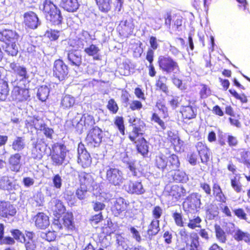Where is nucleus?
Instances as JSON below:
<instances>
[{
	"instance_id": "1",
	"label": "nucleus",
	"mask_w": 250,
	"mask_h": 250,
	"mask_svg": "<svg viewBox=\"0 0 250 250\" xmlns=\"http://www.w3.org/2000/svg\"><path fill=\"white\" fill-rule=\"evenodd\" d=\"M154 165L158 169L168 172L179 168L180 162L178 156L170 152H160L155 156Z\"/></svg>"
},
{
	"instance_id": "2",
	"label": "nucleus",
	"mask_w": 250,
	"mask_h": 250,
	"mask_svg": "<svg viewBox=\"0 0 250 250\" xmlns=\"http://www.w3.org/2000/svg\"><path fill=\"white\" fill-rule=\"evenodd\" d=\"M19 38V35L15 30L4 29L0 31V41L5 43L4 51L8 55L12 56L17 55V43Z\"/></svg>"
},
{
	"instance_id": "3",
	"label": "nucleus",
	"mask_w": 250,
	"mask_h": 250,
	"mask_svg": "<svg viewBox=\"0 0 250 250\" xmlns=\"http://www.w3.org/2000/svg\"><path fill=\"white\" fill-rule=\"evenodd\" d=\"M157 63L160 70L166 74H177L180 72L178 62L169 55L159 56Z\"/></svg>"
},
{
	"instance_id": "4",
	"label": "nucleus",
	"mask_w": 250,
	"mask_h": 250,
	"mask_svg": "<svg viewBox=\"0 0 250 250\" xmlns=\"http://www.w3.org/2000/svg\"><path fill=\"white\" fill-rule=\"evenodd\" d=\"M68 152L69 150L64 144L59 142L53 144L49 154L52 164L57 166L62 165Z\"/></svg>"
},
{
	"instance_id": "5",
	"label": "nucleus",
	"mask_w": 250,
	"mask_h": 250,
	"mask_svg": "<svg viewBox=\"0 0 250 250\" xmlns=\"http://www.w3.org/2000/svg\"><path fill=\"white\" fill-rule=\"evenodd\" d=\"M42 11L46 14L48 20L54 25L62 24L63 17L60 9L52 1L45 0Z\"/></svg>"
},
{
	"instance_id": "6",
	"label": "nucleus",
	"mask_w": 250,
	"mask_h": 250,
	"mask_svg": "<svg viewBox=\"0 0 250 250\" xmlns=\"http://www.w3.org/2000/svg\"><path fill=\"white\" fill-rule=\"evenodd\" d=\"M179 234L183 242L186 244V247H183L178 250H203L199 241V237L196 232L189 233L187 230L182 229Z\"/></svg>"
},
{
	"instance_id": "7",
	"label": "nucleus",
	"mask_w": 250,
	"mask_h": 250,
	"mask_svg": "<svg viewBox=\"0 0 250 250\" xmlns=\"http://www.w3.org/2000/svg\"><path fill=\"white\" fill-rule=\"evenodd\" d=\"M53 225L58 230L63 228L67 231H73L76 229L73 214L71 212H66L63 216L54 218Z\"/></svg>"
},
{
	"instance_id": "8",
	"label": "nucleus",
	"mask_w": 250,
	"mask_h": 250,
	"mask_svg": "<svg viewBox=\"0 0 250 250\" xmlns=\"http://www.w3.org/2000/svg\"><path fill=\"white\" fill-rule=\"evenodd\" d=\"M201 199L197 192L189 194L183 203L184 211L187 214L193 213L198 211L201 205Z\"/></svg>"
},
{
	"instance_id": "9",
	"label": "nucleus",
	"mask_w": 250,
	"mask_h": 250,
	"mask_svg": "<svg viewBox=\"0 0 250 250\" xmlns=\"http://www.w3.org/2000/svg\"><path fill=\"white\" fill-rule=\"evenodd\" d=\"M102 130L96 126L88 131L85 138V142L87 146L96 147L100 146L102 141Z\"/></svg>"
},
{
	"instance_id": "10",
	"label": "nucleus",
	"mask_w": 250,
	"mask_h": 250,
	"mask_svg": "<svg viewBox=\"0 0 250 250\" xmlns=\"http://www.w3.org/2000/svg\"><path fill=\"white\" fill-rule=\"evenodd\" d=\"M128 122L130 125L133 127L132 135H129V140L134 143H136V138L143 135L145 133L144 128L146 125L145 123L140 118L132 117L129 119Z\"/></svg>"
},
{
	"instance_id": "11",
	"label": "nucleus",
	"mask_w": 250,
	"mask_h": 250,
	"mask_svg": "<svg viewBox=\"0 0 250 250\" xmlns=\"http://www.w3.org/2000/svg\"><path fill=\"white\" fill-rule=\"evenodd\" d=\"M105 178L108 183L114 186H119L124 182L122 171L115 167H109L106 171Z\"/></svg>"
},
{
	"instance_id": "12",
	"label": "nucleus",
	"mask_w": 250,
	"mask_h": 250,
	"mask_svg": "<svg viewBox=\"0 0 250 250\" xmlns=\"http://www.w3.org/2000/svg\"><path fill=\"white\" fill-rule=\"evenodd\" d=\"M10 97L12 101L17 103L24 102L30 97L29 90L25 86L17 84L13 86Z\"/></svg>"
},
{
	"instance_id": "13",
	"label": "nucleus",
	"mask_w": 250,
	"mask_h": 250,
	"mask_svg": "<svg viewBox=\"0 0 250 250\" xmlns=\"http://www.w3.org/2000/svg\"><path fill=\"white\" fill-rule=\"evenodd\" d=\"M134 27L133 20L132 18H130L121 21L117 26V30L121 37L127 38L133 34Z\"/></svg>"
},
{
	"instance_id": "14",
	"label": "nucleus",
	"mask_w": 250,
	"mask_h": 250,
	"mask_svg": "<svg viewBox=\"0 0 250 250\" xmlns=\"http://www.w3.org/2000/svg\"><path fill=\"white\" fill-rule=\"evenodd\" d=\"M53 76L60 81H63L67 77L68 67L64 62L60 59L56 60L53 66Z\"/></svg>"
},
{
	"instance_id": "15",
	"label": "nucleus",
	"mask_w": 250,
	"mask_h": 250,
	"mask_svg": "<svg viewBox=\"0 0 250 250\" xmlns=\"http://www.w3.org/2000/svg\"><path fill=\"white\" fill-rule=\"evenodd\" d=\"M77 151L78 154V164L83 168L90 167L92 163V158L84 145L82 143L78 144Z\"/></svg>"
},
{
	"instance_id": "16",
	"label": "nucleus",
	"mask_w": 250,
	"mask_h": 250,
	"mask_svg": "<svg viewBox=\"0 0 250 250\" xmlns=\"http://www.w3.org/2000/svg\"><path fill=\"white\" fill-rule=\"evenodd\" d=\"M46 147V145L43 139H37L31 150V157L34 160H41L44 154Z\"/></svg>"
},
{
	"instance_id": "17",
	"label": "nucleus",
	"mask_w": 250,
	"mask_h": 250,
	"mask_svg": "<svg viewBox=\"0 0 250 250\" xmlns=\"http://www.w3.org/2000/svg\"><path fill=\"white\" fill-rule=\"evenodd\" d=\"M195 148L202 163L207 165L209 161L211 152L207 144L203 142H198L195 145Z\"/></svg>"
},
{
	"instance_id": "18",
	"label": "nucleus",
	"mask_w": 250,
	"mask_h": 250,
	"mask_svg": "<svg viewBox=\"0 0 250 250\" xmlns=\"http://www.w3.org/2000/svg\"><path fill=\"white\" fill-rule=\"evenodd\" d=\"M124 187L125 191L131 194L141 195L146 192L142 182L139 180H130Z\"/></svg>"
},
{
	"instance_id": "19",
	"label": "nucleus",
	"mask_w": 250,
	"mask_h": 250,
	"mask_svg": "<svg viewBox=\"0 0 250 250\" xmlns=\"http://www.w3.org/2000/svg\"><path fill=\"white\" fill-rule=\"evenodd\" d=\"M17 210L14 206L8 201H0V216L4 218L13 217Z\"/></svg>"
},
{
	"instance_id": "20",
	"label": "nucleus",
	"mask_w": 250,
	"mask_h": 250,
	"mask_svg": "<svg viewBox=\"0 0 250 250\" xmlns=\"http://www.w3.org/2000/svg\"><path fill=\"white\" fill-rule=\"evenodd\" d=\"M23 22L28 28L36 29L40 24L37 14L32 11L25 13L23 15Z\"/></svg>"
},
{
	"instance_id": "21",
	"label": "nucleus",
	"mask_w": 250,
	"mask_h": 250,
	"mask_svg": "<svg viewBox=\"0 0 250 250\" xmlns=\"http://www.w3.org/2000/svg\"><path fill=\"white\" fill-rule=\"evenodd\" d=\"M16 180L8 176H3L0 178V189L11 191L17 189Z\"/></svg>"
},
{
	"instance_id": "22",
	"label": "nucleus",
	"mask_w": 250,
	"mask_h": 250,
	"mask_svg": "<svg viewBox=\"0 0 250 250\" xmlns=\"http://www.w3.org/2000/svg\"><path fill=\"white\" fill-rule=\"evenodd\" d=\"M35 224L39 229H45L50 225L49 218L43 212L38 213L34 217Z\"/></svg>"
},
{
	"instance_id": "23",
	"label": "nucleus",
	"mask_w": 250,
	"mask_h": 250,
	"mask_svg": "<svg viewBox=\"0 0 250 250\" xmlns=\"http://www.w3.org/2000/svg\"><path fill=\"white\" fill-rule=\"evenodd\" d=\"M21 155L19 153L11 154L8 158V164L11 170L15 172H19L21 167Z\"/></svg>"
},
{
	"instance_id": "24",
	"label": "nucleus",
	"mask_w": 250,
	"mask_h": 250,
	"mask_svg": "<svg viewBox=\"0 0 250 250\" xmlns=\"http://www.w3.org/2000/svg\"><path fill=\"white\" fill-rule=\"evenodd\" d=\"M127 204L123 198H117L111 207V211L115 216H119L122 212L126 210Z\"/></svg>"
},
{
	"instance_id": "25",
	"label": "nucleus",
	"mask_w": 250,
	"mask_h": 250,
	"mask_svg": "<svg viewBox=\"0 0 250 250\" xmlns=\"http://www.w3.org/2000/svg\"><path fill=\"white\" fill-rule=\"evenodd\" d=\"M44 122L38 116H29L25 121V127L27 128L35 129L39 131Z\"/></svg>"
},
{
	"instance_id": "26",
	"label": "nucleus",
	"mask_w": 250,
	"mask_h": 250,
	"mask_svg": "<svg viewBox=\"0 0 250 250\" xmlns=\"http://www.w3.org/2000/svg\"><path fill=\"white\" fill-rule=\"evenodd\" d=\"M169 194L175 201H178L182 200L186 196V190L183 186L175 185L171 186Z\"/></svg>"
},
{
	"instance_id": "27",
	"label": "nucleus",
	"mask_w": 250,
	"mask_h": 250,
	"mask_svg": "<svg viewBox=\"0 0 250 250\" xmlns=\"http://www.w3.org/2000/svg\"><path fill=\"white\" fill-rule=\"evenodd\" d=\"M26 238L22 243H24L26 250H36L37 243L34 239V233L31 231H25Z\"/></svg>"
},
{
	"instance_id": "28",
	"label": "nucleus",
	"mask_w": 250,
	"mask_h": 250,
	"mask_svg": "<svg viewBox=\"0 0 250 250\" xmlns=\"http://www.w3.org/2000/svg\"><path fill=\"white\" fill-rule=\"evenodd\" d=\"M78 0H61V6L68 12H74L79 7Z\"/></svg>"
},
{
	"instance_id": "29",
	"label": "nucleus",
	"mask_w": 250,
	"mask_h": 250,
	"mask_svg": "<svg viewBox=\"0 0 250 250\" xmlns=\"http://www.w3.org/2000/svg\"><path fill=\"white\" fill-rule=\"evenodd\" d=\"M67 59L72 66L79 68L82 63V56L74 51H68Z\"/></svg>"
},
{
	"instance_id": "30",
	"label": "nucleus",
	"mask_w": 250,
	"mask_h": 250,
	"mask_svg": "<svg viewBox=\"0 0 250 250\" xmlns=\"http://www.w3.org/2000/svg\"><path fill=\"white\" fill-rule=\"evenodd\" d=\"M182 118L183 120H189L196 118V110L190 105L183 106L181 110Z\"/></svg>"
},
{
	"instance_id": "31",
	"label": "nucleus",
	"mask_w": 250,
	"mask_h": 250,
	"mask_svg": "<svg viewBox=\"0 0 250 250\" xmlns=\"http://www.w3.org/2000/svg\"><path fill=\"white\" fill-rule=\"evenodd\" d=\"M233 158L240 163L244 164L248 156V151L244 148H239L233 149Z\"/></svg>"
},
{
	"instance_id": "32",
	"label": "nucleus",
	"mask_w": 250,
	"mask_h": 250,
	"mask_svg": "<svg viewBox=\"0 0 250 250\" xmlns=\"http://www.w3.org/2000/svg\"><path fill=\"white\" fill-rule=\"evenodd\" d=\"M68 46L71 48L70 51H80L84 47L83 40L81 38L69 39L68 41Z\"/></svg>"
},
{
	"instance_id": "33",
	"label": "nucleus",
	"mask_w": 250,
	"mask_h": 250,
	"mask_svg": "<svg viewBox=\"0 0 250 250\" xmlns=\"http://www.w3.org/2000/svg\"><path fill=\"white\" fill-rule=\"evenodd\" d=\"M98 9L102 13H107L112 8V0H95Z\"/></svg>"
},
{
	"instance_id": "34",
	"label": "nucleus",
	"mask_w": 250,
	"mask_h": 250,
	"mask_svg": "<svg viewBox=\"0 0 250 250\" xmlns=\"http://www.w3.org/2000/svg\"><path fill=\"white\" fill-rule=\"evenodd\" d=\"M25 146L24 137L22 136H17L11 144L12 149L17 152L22 151L25 148Z\"/></svg>"
},
{
	"instance_id": "35",
	"label": "nucleus",
	"mask_w": 250,
	"mask_h": 250,
	"mask_svg": "<svg viewBox=\"0 0 250 250\" xmlns=\"http://www.w3.org/2000/svg\"><path fill=\"white\" fill-rule=\"evenodd\" d=\"M160 230L159 220H152L148 226L147 234L149 237L157 235Z\"/></svg>"
},
{
	"instance_id": "36",
	"label": "nucleus",
	"mask_w": 250,
	"mask_h": 250,
	"mask_svg": "<svg viewBox=\"0 0 250 250\" xmlns=\"http://www.w3.org/2000/svg\"><path fill=\"white\" fill-rule=\"evenodd\" d=\"M78 179L80 186L88 187L92 182L91 175L84 171L78 172Z\"/></svg>"
},
{
	"instance_id": "37",
	"label": "nucleus",
	"mask_w": 250,
	"mask_h": 250,
	"mask_svg": "<svg viewBox=\"0 0 250 250\" xmlns=\"http://www.w3.org/2000/svg\"><path fill=\"white\" fill-rule=\"evenodd\" d=\"M65 210V207L62 201L59 199L56 200L55 205L53 208L54 218L62 217V215L66 212Z\"/></svg>"
},
{
	"instance_id": "38",
	"label": "nucleus",
	"mask_w": 250,
	"mask_h": 250,
	"mask_svg": "<svg viewBox=\"0 0 250 250\" xmlns=\"http://www.w3.org/2000/svg\"><path fill=\"white\" fill-rule=\"evenodd\" d=\"M234 239L238 242L244 241L245 243L250 244V233L237 229L233 235Z\"/></svg>"
},
{
	"instance_id": "39",
	"label": "nucleus",
	"mask_w": 250,
	"mask_h": 250,
	"mask_svg": "<svg viewBox=\"0 0 250 250\" xmlns=\"http://www.w3.org/2000/svg\"><path fill=\"white\" fill-rule=\"evenodd\" d=\"M136 149L137 151L143 156H146L148 152V143L144 137H141L138 140V143L136 145Z\"/></svg>"
},
{
	"instance_id": "40",
	"label": "nucleus",
	"mask_w": 250,
	"mask_h": 250,
	"mask_svg": "<svg viewBox=\"0 0 250 250\" xmlns=\"http://www.w3.org/2000/svg\"><path fill=\"white\" fill-rule=\"evenodd\" d=\"M167 79L165 76H159L156 81L155 86L156 90L162 91L166 94H168L169 90L166 82Z\"/></svg>"
},
{
	"instance_id": "41",
	"label": "nucleus",
	"mask_w": 250,
	"mask_h": 250,
	"mask_svg": "<svg viewBox=\"0 0 250 250\" xmlns=\"http://www.w3.org/2000/svg\"><path fill=\"white\" fill-rule=\"evenodd\" d=\"M75 104V98L69 95H65L62 99L61 106L64 109H69L73 107Z\"/></svg>"
},
{
	"instance_id": "42",
	"label": "nucleus",
	"mask_w": 250,
	"mask_h": 250,
	"mask_svg": "<svg viewBox=\"0 0 250 250\" xmlns=\"http://www.w3.org/2000/svg\"><path fill=\"white\" fill-rule=\"evenodd\" d=\"M9 92L8 82L2 79L0 80V100L5 101Z\"/></svg>"
},
{
	"instance_id": "43",
	"label": "nucleus",
	"mask_w": 250,
	"mask_h": 250,
	"mask_svg": "<svg viewBox=\"0 0 250 250\" xmlns=\"http://www.w3.org/2000/svg\"><path fill=\"white\" fill-rule=\"evenodd\" d=\"M215 233L217 240L222 244H225L227 240V237L225 231L219 225L215 226Z\"/></svg>"
},
{
	"instance_id": "44",
	"label": "nucleus",
	"mask_w": 250,
	"mask_h": 250,
	"mask_svg": "<svg viewBox=\"0 0 250 250\" xmlns=\"http://www.w3.org/2000/svg\"><path fill=\"white\" fill-rule=\"evenodd\" d=\"M171 176L173 180L176 183L183 182L186 180V173L178 168L172 170Z\"/></svg>"
},
{
	"instance_id": "45",
	"label": "nucleus",
	"mask_w": 250,
	"mask_h": 250,
	"mask_svg": "<svg viewBox=\"0 0 250 250\" xmlns=\"http://www.w3.org/2000/svg\"><path fill=\"white\" fill-rule=\"evenodd\" d=\"M154 57H152V54L151 56L148 54L146 56V59L149 62L148 65L147 66L148 69V74L149 77L153 78L156 76L157 74V71L153 64Z\"/></svg>"
},
{
	"instance_id": "46",
	"label": "nucleus",
	"mask_w": 250,
	"mask_h": 250,
	"mask_svg": "<svg viewBox=\"0 0 250 250\" xmlns=\"http://www.w3.org/2000/svg\"><path fill=\"white\" fill-rule=\"evenodd\" d=\"M114 124L122 135L125 134L124 119L122 116H117L114 119Z\"/></svg>"
},
{
	"instance_id": "47",
	"label": "nucleus",
	"mask_w": 250,
	"mask_h": 250,
	"mask_svg": "<svg viewBox=\"0 0 250 250\" xmlns=\"http://www.w3.org/2000/svg\"><path fill=\"white\" fill-rule=\"evenodd\" d=\"M81 122L83 123L85 129L91 127L95 123L93 116L89 114H84L81 118Z\"/></svg>"
},
{
	"instance_id": "48",
	"label": "nucleus",
	"mask_w": 250,
	"mask_h": 250,
	"mask_svg": "<svg viewBox=\"0 0 250 250\" xmlns=\"http://www.w3.org/2000/svg\"><path fill=\"white\" fill-rule=\"evenodd\" d=\"M167 140L172 144L174 149L176 151H177V147H180V146H182L183 144V142L180 139L179 137L174 133L168 134Z\"/></svg>"
},
{
	"instance_id": "49",
	"label": "nucleus",
	"mask_w": 250,
	"mask_h": 250,
	"mask_svg": "<svg viewBox=\"0 0 250 250\" xmlns=\"http://www.w3.org/2000/svg\"><path fill=\"white\" fill-rule=\"evenodd\" d=\"M49 95V89L47 86H41L38 88L37 96L40 101H45Z\"/></svg>"
},
{
	"instance_id": "50",
	"label": "nucleus",
	"mask_w": 250,
	"mask_h": 250,
	"mask_svg": "<svg viewBox=\"0 0 250 250\" xmlns=\"http://www.w3.org/2000/svg\"><path fill=\"white\" fill-rule=\"evenodd\" d=\"M149 42L150 47L147 50L146 56H148L149 54L151 56V55L152 54V57H154V50H156L159 46L157 40L155 37L151 36L149 37Z\"/></svg>"
},
{
	"instance_id": "51",
	"label": "nucleus",
	"mask_w": 250,
	"mask_h": 250,
	"mask_svg": "<svg viewBox=\"0 0 250 250\" xmlns=\"http://www.w3.org/2000/svg\"><path fill=\"white\" fill-rule=\"evenodd\" d=\"M155 106L162 112V118L163 119H166L168 117L167 108L163 101L161 100H158L156 103Z\"/></svg>"
},
{
	"instance_id": "52",
	"label": "nucleus",
	"mask_w": 250,
	"mask_h": 250,
	"mask_svg": "<svg viewBox=\"0 0 250 250\" xmlns=\"http://www.w3.org/2000/svg\"><path fill=\"white\" fill-rule=\"evenodd\" d=\"M172 216L176 226L179 227H183L185 226V221L183 214L181 212L175 211L172 213Z\"/></svg>"
},
{
	"instance_id": "53",
	"label": "nucleus",
	"mask_w": 250,
	"mask_h": 250,
	"mask_svg": "<svg viewBox=\"0 0 250 250\" xmlns=\"http://www.w3.org/2000/svg\"><path fill=\"white\" fill-rule=\"evenodd\" d=\"M88 189V187L80 186L75 191L77 198L80 200H84L87 196Z\"/></svg>"
},
{
	"instance_id": "54",
	"label": "nucleus",
	"mask_w": 250,
	"mask_h": 250,
	"mask_svg": "<svg viewBox=\"0 0 250 250\" xmlns=\"http://www.w3.org/2000/svg\"><path fill=\"white\" fill-rule=\"evenodd\" d=\"M106 108L109 112L112 114H116L119 110V106L118 104L113 98L110 99L106 105Z\"/></svg>"
},
{
	"instance_id": "55",
	"label": "nucleus",
	"mask_w": 250,
	"mask_h": 250,
	"mask_svg": "<svg viewBox=\"0 0 250 250\" xmlns=\"http://www.w3.org/2000/svg\"><path fill=\"white\" fill-rule=\"evenodd\" d=\"M202 222V219L199 216L194 217L193 219H189L187 224V226L191 229H194L196 228H201L200 223Z\"/></svg>"
},
{
	"instance_id": "56",
	"label": "nucleus",
	"mask_w": 250,
	"mask_h": 250,
	"mask_svg": "<svg viewBox=\"0 0 250 250\" xmlns=\"http://www.w3.org/2000/svg\"><path fill=\"white\" fill-rule=\"evenodd\" d=\"M100 49L95 44H91L84 49V52L89 56L94 57L98 55Z\"/></svg>"
},
{
	"instance_id": "57",
	"label": "nucleus",
	"mask_w": 250,
	"mask_h": 250,
	"mask_svg": "<svg viewBox=\"0 0 250 250\" xmlns=\"http://www.w3.org/2000/svg\"><path fill=\"white\" fill-rule=\"evenodd\" d=\"M45 36L51 41H57L60 37V32L57 30L49 29L45 31Z\"/></svg>"
},
{
	"instance_id": "58",
	"label": "nucleus",
	"mask_w": 250,
	"mask_h": 250,
	"mask_svg": "<svg viewBox=\"0 0 250 250\" xmlns=\"http://www.w3.org/2000/svg\"><path fill=\"white\" fill-rule=\"evenodd\" d=\"M201 88L199 91L200 98L202 99H206L211 95L210 88L205 84H201Z\"/></svg>"
},
{
	"instance_id": "59",
	"label": "nucleus",
	"mask_w": 250,
	"mask_h": 250,
	"mask_svg": "<svg viewBox=\"0 0 250 250\" xmlns=\"http://www.w3.org/2000/svg\"><path fill=\"white\" fill-rule=\"evenodd\" d=\"M39 130L42 131L46 138L50 139H52L54 130L52 128L49 127L45 123H43Z\"/></svg>"
},
{
	"instance_id": "60",
	"label": "nucleus",
	"mask_w": 250,
	"mask_h": 250,
	"mask_svg": "<svg viewBox=\"0 0 250 250\" xmlns=\"http://www.w3.org/2000/svg\"><path fill=\"white\" fill-rule=\"evenodd\" d=\"M230 185L232 188L237 193L241 192L242 190V185L239 179H237L236 177L230 179Z\"/></svg>"
},
{
	"instance_id": "61",
	"label": "nucleus",
	"mask_w": 250,
	"mask_h": 250,
	"mask_svg": "<svg viewBox=\"0 0 250 250\" xmlns=\"http://www.w3.org/2000/svg\"><path fill=\"white\" fill-rule=\"evenodd\" d=\"M150 120L152 122L157 124L162 129L165 130L166 128L164 121L160 118L158 114L155 112L153 113Z\"/></svg>"
},
{
	"instance_id": "62",
	"label": "nucleus",
	"mask_w": 250,
	"mask_h": 250,
	"mask_svg": "<svg viewBox=\"0 0 250 250\" xmlns=\"http://www.w3.org/2000/svg\"><path fill=\"white\" fill-rule=\"evenodd\" d=\"M11 233L14 240L22 243L23 239L26 238V235L18 229H14L11 230Z\"/></svg>"
},
{
	"instance_id": "63",
	"label": "nucleus",
	"mask_w": 250,
	"mask_h": 250,
	"mask_svg": "<svg viewBox=\"0 0 250 250\" xmlns=\"http://www.w3.org/2000/svg\"><path fill=\"white\" fill-rule=\"evenodd\" d=\"M233 212L235 216L240 220L247 221V214L243 208H234L233 210Z\"/></svg>"
},
{
	"instance_id": "64",
	"label": "nucleus",
	"mask_w": 250,
	"mask_h": 250,
	"mask_svg": "<svg viewBox=\"0 0 250 250\" xmlns=\"http://www.w3.org/2000/svg\"><path fill=\"white\" fill-rule=\"evenodd\" d=\"M213 197L215 201L218 202L219 205L226 204L228 200L227 195L223 190L217 193V195L213 196Z\"/></svg>"
}]
</instances>
